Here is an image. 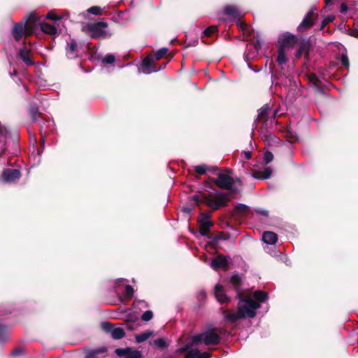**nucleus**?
I'll return each instance as SVG.
<instances>
[{
	"label": "nucleus",
	"instance_id": "18",
	"mask_svg": "<svg viewBox=\"0 0 358 358\" xmlns=\"http://www.w3.org/2000/svg\"><path fill=\"white\" fill-rule=\"evenodd\" d=\"M228 264V260L224 255H218L211 261V267L214 269L226 267Z\"/></svg>",
	"mask_w": 358,
	"mask_h": 358
},
{
	"label": "nucleus",
	"instance_id": "44",
	"mask_svg": "<svg viewBox=\"0 0 358 358\" xmlns=\"http://www.w3.org/2000/svg\"><path fill=\"white\" fill-rule=\"evenodd\" d=\"M334 16H328L327 17H326V18L323 20V22H322V27L325 26V24H326L327 23H329V22H330L333 21V20H334Z\"/></svg>",
	"mask_w": 358,
	"mask_h": 358
},
{
	"label": "nucleus",
	"instance_id": "50",
	"mask_svg": "<svg viewBox=\"0 0 358 358\" xmlns=\"http://www.w3.org/2000/svg\"><path fill=\"white\" fill-rule=\"evenodd\" d=\"M350 35L358 38V30H352Z\"/></svg>",
	"mask_w": 358,
	"mask_h": 358
},
{
	"label": "nucleus",
	"instance_id": "6",
	"mask_svg": "<svg viewBox=\"0 0 358 358\" xmlns=\"http://www.w3.org/2000/svg\"><path fill=\"white\" fill-rule=\"evenodd\" d=\"M101 328L102 329L107 332L110 333L111 334V336L114 339H120L123 338L125 335L124 331L123 329L120 327L114 328L112 327L110 323L108 322H103L101 323Z\"/></svg>",
	"mask_w": 358,
	"mask_h": 358
},
{
	"label": "nucleus",
	"instance_id": "19",
	"mask_svg": "<svg viewBox=\"0 0 358 358\" xmlns=\"http://www.w3.org/2000/svg\"><path fill=\"white\" fill-rule=\"evenodd\" d=\"M77 43L75 40L71 39L67 42L66 54L67 57L73 59L77 56Z\"/></svg>",
	"mask_w": 358,
	"mask_h": 358
},
{
	"label": "nucleus",
	"instance_id": "43",
	"mask_svg": "<svg viewBox=\"0 0 358 358\" xmlns=\"http://www.w3.org/2000/svg\"><path fill=\"white\" fill-rule=\"evenodd\" d=\"M47 17L48 19L52 20H57L60 19V17L59 16H57L55 13H54L52 12L49 13L47 15Z\"/></svg>",
	"mask_w": 358,
	"mask_h": 358
},
{
	"label": "nucleus",
	"instance_id": "52",
	"mask_svg": "<svg viewBox=\"0 0 358 358\" xmlns=\"http://www.w3.org/2000/svg\"><path fill=\"white\" fill-rule=\"evenodd\" d=\"M166 64H167L166 62L162 64L159 69H157L158 71L164 69L166 67Z\"/></svg>",
	"mask_w": 358,
	"mask_h": 358
},
{
	"label": "nucleus",
	"instance_id": "17",
	"mask_svg": "<svg viewBox=\"0 0 358 358\" xmlns=\"http://www.w3.org/2000/svg\"><path fill=\"white\" fill-rule=\"evenodd\" d=\"M19 57L24 62L27 66L34 64V62L31 59V54L29 49L24 47L19 51Z\"/></svg>",
	"mask_w": 358,
	"mask_h": 358
},
{
	"label": "nucleus",
	"instance_id": "3",
	"mask_svg": "<svg viewBox=\"0 0 358 358\" xmlns=\"http://www.w3.org/2000/svg\"><path fill=\"white\" fill-rule=\"evenodd\" d=\"M220 338L214 331H206L200 334L196 335L192 338V344H199L203 342L206 345L217 344Z\"/></svg>",
	"mask_w": 358,
	"mask_h": 358
},
{
	"label": "nucleus",
	"instance_id": "28",
	"mask_svg": "<svg viewBox=\"0 0 358 358\" xmlns=\"http://www.w3.org/2000/svg\"><path fill=\"white\" fill-rule=\"evenodd\" d=\"M168 52V49L166 48H162L158 50L155 53V55H153L155 59L159 60L161 58H162L164 56L166 55V54Z\"/></svg>",
	"mask_w": 358,
	"mask_h": 358
},
{
	"label": "nucleus",
	"instance_id": "32",
	"mask_svg": "<svg viewBox=\"0 0 358 358\" xmlns=\"http://www.w3.org/2000/svg\"><path fill=\"white\" fill-rule=\"evenodd\" d=\"M217 31L216 26H210L203 31V35L206 36H210Z\"/></svg>",
	"mask_w": 358,
	"mask_h": 358
},
{
	"label": "nucleus",
	"instance_id": "20",
	"mask_svg": "<svg viewBox=\"0 0 358 358\" xmlns=\"http://www.w3.org/2000/svg\"><path fill=\"white\" fill-rule=\"evenodd\" d=\"M224 13L231 18L236 19L241 16L238 8L234 6H227L224 8Z\"/></svg>",
	"mask_w": 358,
	"mask_h": 358
},
{
	"label": "nucleus",
	"instance_id": "7",
	"mask_svg": "<svg viewBox=\"0 0 358 358\" xmlns=\"http://www.w3.org/2000/svg\"><path fill=\"white\" fill-rule=\"evenodd\" d=\"M215 184L223 189H231L234 184V180L226 174L221 173L215 180Z\"/></svg>",
	"mask_w": 358,
	"mask_h": 358
},
{
	"label": "nucleus",
	"instance_id": "36",
	"mask_svg": "<svg viewBox=\"0 0 358 358\" xmlns=\"http://www.w3.org/2000/svg\"><path fill=\"white\" fill-rule=\"evenodd\" d=\"M101 11H102L101 8L99 6H92L87 10V12L89 13L93 14V15H101Z\"/></svg>",
	"mask_w": 358,
	"mask_h": 358
},
{
	"label": "nucleus",
	"instance_id": "21",
	"mask_svg": "<svg viewBox=\"0 0 358 358\" xmlns=\"http://www.w3.org/2000/svg\"><path fill=\"white\" fill-rule=\"evenodd\" d=\"M272 173V170L270 167H264L255 171L253 173V177L257 179H266L270 177Z\"/></svg>",
	"mask_w": 358,
	"mask_h": 358
},
{
	"label": "nucleus",
	"instance_id": "15",
	"mask_svg": "<svg viewBox=\"0 0 358 358\" xmlns=\"http://www.w3.org/2000/svg\"><path fill=\"white\" fill-rule=\"evenodd\" d=\"M315 8H312L306 15L301 23L298 26L299 31H303L313 24V12Z\"/></svg>",
	"mask_w": 358,
	"mask_h": 358
},
{
	"label": "nucleus",
	"instance_id": "5",
	"mask_svg": "<svg viewBox=\"0 0 358 358\" xmlns=\"http://www.w3.org/2000/svg\"><path fill=\"white\" fill-rule=\"evenodd\" d=\"M193 344H188L185 347L180 348L178 350L179 352H183L188 351L185 355V358H210V354L209 352H201L199 350L191 349L189 350L191 345Z\"/></svg>",
	"mask_w": 358,
	"mask_h": 358
},
{
	"label": "nucleus",
	"instance_id": "48",
	"mask_svg": "<svg viewBox=\"0 0 358 358\" xmlns=\"http://www.w3.org/2000/svg\"><path fill=\"white\" fill-rule=\"evenodd\" d=\"M252 154L250 151L244 152V157L246 159H250L251 158Z\"/></svg>",
	"mask_w": 358,
	"mask_h": 358
},
{
	"label": "nucleus",
	"instance_id": "41",
	"mask_svg": "<svg viewBox=\"0 0 358 358\" xmlns=\"http://www.w3.org/2000/svg\"><path fill=\"white\" fill-rule=\"evenodd\" d=\"M154 344L159 348H165L166 346V342L162 338H158L154 341Z\"/></svg>",
	"mask_w": 358,
	"mask_h": 358
},
{
	"label": "nucleus",
	"instance_id": "4",
	"mask_svg": "<svg viewBox=\"0 0 358 358\" xmlns=\"http://www.w3.org/2000/svg\"><path fill=\"white\" fill-rule=\"evenodd\" d=\"M31 23L28 22L26 24L19 23L14 26L13 29V34L16 41H20L22 36L25 35L31 34L30 31Z\"/></svg>",
	"mask_w": 358,
	"mask_h": 358
},
{
	"label": "nucleus",
	"instance_id": "16",
	"mask_svg": "<svg viewBox=\"0 0 358 358\" xmlns=\"http://www.w3.org/2000/svg\"><path fill=\"white\" fill-rule=\"evenodd\" d=\"M215 296L221 304L226 303L229 301V297L225 294L223 287L220 285H217L215 287Z\"/></svg>",
	"mask_w": 358,
	"mask_h": 358
},
{
	"label": "nucleus",
	"instance_id": "56",
	"mask_svg": "<svg viewBox=\"0 0 358 358\" xmlns=\"http://www.w3.org/2000/svg\"><path fill=\"white\" fill-rule=\"evenodd\" d=\"M345 9H346V7L343 5L342 7H341V10L344 11V10H345Z\"/></svg>",
	"mask_w": 358,
	"mask_h": 358
},
{
	"label": "nucleus",
	"instance_id": "29",
	"mask_svg": "<svg viewBox=\"0 0 358 358\" xmlns=\"http://www.w3.org/2000/svg\"><path fill=\"white\" fill-rule=\"evenodd\" d=\"M268 108L267 106L262 107L259 110L257 116L258 120H263L268 115Z\"/></svg>",
	"mask_w": 358,
	"mask_h": 358
},
{
	"label": "nucleus",
	"instance_id": "8",
	"mask_svg": "<svg viewBox=\"0 0 358 358\" xmlns=\"http://www.w3.org/2000/svg\"><path fill=\"white\" fill-rule=\"evenodd\" d=\"M115 354L123 358H142V354L140 351L131 348H117Z\"/></svg>",
	"mask_w": 358,
	"mask_h": 358
},
{
	"label": "nucleus",
	"instance_id": "9",
	"mask_svg": "<svg viewBox=\"0 0 358 358\" xmlns=\"http://www.w3.org/2000/svg\"><path fill=\"white\" fill-rule=\"evenodd\" d=\"M199 224L200 234L203 236H208L209 230L213 226V222L210 220L208 215H201L199 217Z\"/></svg>",
	"mask_w": 358,
	"mask_h": 358
},
{
	"label": "nucleus",
	"instance_id": "30",
	"mask_svg": "<svg viewBox=\"0 0 358 358\" xmlns=\"http://www.w3.org/2000/svg\"><path fill=\"white\" fill-rule=\"evenodd\" d=\"M8 338V334L6 329L0 324V342L6 341Z\"/></svg>",
	"mask_w": 358,
	"mask_h": 358
},
{
	"label": "nucleus",
	"instance_id": "22",
	"mask_svg": "<svg viewBox=\"0 0 358 358\" xmlns=\"http://www.w3.org/2000/svg\"><path fill=\"white\" fill-rule=\"evenodd\" d=\"M262 240L266 244L273 245L278 240V236L272 231H265L262 234Z\"/></svg>",
	"mask_w": 358,
	"mask_h": 358
},
{
	"label": "nucleus",
	"instance_id": "31",
	"mask_svg": "<svg viewBox=\"0 0 358 358\" xmlns=\"http://www.w3.org/2000/svg\"><path fill=\"white\" fill-rule=\"evenodd\" d=\"M237 24L239 29L243 31V35H245L246 38L248 37L249 28L247 27V25L241 21H238Z\"/></svg>",
	"mask_w": 358,
	"mask_h": 358
},
{
	"label": "nucleus",
	"instance_id": "57",
	"mask_svg": "<svg viewBox=\"0 0 358 358\" xmlns=\"http://www.w3.org/2000/svg\"><path fill=\"white\" fill-rule=\"evenodd\" d=\"M41 139H42V143L43 144L44 143V136L42 133H41Z\"/></svg>",
	"mask_w": 358,
	"mask_h": 358
},
{
	"label": "nucleus",
	"instance_id": "13",
	"mask_svg": "<svg viewBox=\"0 0 358 358\" xmlns=\"http://www.w3.org/2000/svg\"><path fill=\"white\" fill-rule=\"evenodd\" d=\"M207 202L209 206L215 210L222 206H225L227 203L226 198L222 194H217L215 196L209 197Z\"/></svg>",
	"mask_w": 358,
	"mask_h": 358
},
{
	"label": "nucleus",
	"instance_id": "10",
	"mask_svg": "<svg viewBox=\"0 0 358 358\" xmlns=\"http://www.w3.org/2000/svg\"><path fill=\"white\" fill-rule=\"evenodd\" d=\"M21 173L18 169H6L2 172V179L5 182H13L18 180Z\"/></svg>",
	"mask_w": 358,
	"mask_h": 358
},
{
	"label": "nucleus",
	"instance_id": "47",
	"mask_svg": "<svg viewBox=\"0 0 358 358\" xmlns=\"http://www.w3.org/2000/svg\"><path fill=\"white\" fill-rule=\"evenodd\" d=\"M22 352H23L22 349H16V350H13V352H12V355L13 356L19 355L22 354Z\"/></svg>",
	"mask_w": 358,
	"mask_h": 358
},
{
	"label": "nucleus",
	"instance_id": "45",
	"mask_svg": "<svg viewBox=\"0 0 358 358\" xmlns=\"http://www.w3.org/2000/svg\"><path fill=\"white\" fill-rule=\"evenodd\" d=\"M106 351V348L105 347H102V348H99L97 349H96L95 350H94V352L97 355V354H99V353H103Z\"/></svg>",
	"mask_w": 358,
	"mask_h": 358
},
{
	"label": "nucleus",
	"instance_id": "34",
	"mask_svg": "<svg viewBox=\"0 0 358 358\" xmlns=\"http://www.w3.org/2000/svg\"><path fill=\"white\" fill-rule=\"evenodd\" d=\"M241 281V278L238 275H234L231 276V278L230 279L231 283L234 286V287L236 289L239 285Z\"/></svg>",
	"mask_w": 358,
	"mask_h": 358
},
{
	"label": "nucleus",
	"instance_id": "53",
	"mask_svg": "<svg viewBox=\"0 0 358 358\" xmlns=\"http://www.w3.org/2000/svg\"><path fill=\"white\" fill-rule=\"evenodd\" d=\"M258 213L264 215H268V211L267 210H257Z\"/></svg>",
	"mask_w": 358,
	"mask_h": 358
},
{
	"label": "nucleus",
	"instance_id": "26",
	"mask_svg": "<svg viewBox=\"0 0 358 358\" xmlns=\"http://www.w3.org/2000/svg\"><path fill=\"white\" fill-rule=\"evenodd\" d=\"M248 210V206L243 204V203H238L235 206L234 213L235 214L242 216Z\"/></svg>",
	"mask_w": 358,
	"mask_h": 358
},
{
	"label": "nucleus",
	"instance_id": "39",
	"mask_svg": "<svg viewBox=\"0 0 358 358\" xmlns=\"http://www.w3.org/2000/svg\"><path fill=\"white\" fill-rule=\"evenodd\" d=\"M194 170L197 173L203 175L206 172V167L204 165L196 166Z\"/></svg>",
	"mask_w": 358,
	"mask_h": 358
},
{
	"label": "nucleus",
	"instance_id": "25",
	"mask_svg": "<svg viewBox=\"0 0 358 358\" xmlns=\"http://www.w3.org/2000/svg\"><path fill=\"white\" fill-rule=\"evenodd\" d=\"M153 332L152 331H146L136 336V341L138 343H143L145 341L148 340L150 336H152Z\"/></svg>",
	"mask_w": 358,
	"mask_h": 358
},
{
	"label": "nucleus",
	"instance_id": "35",
	"mask_svg": "<svg viewBox=\"0 0 358 358\" xmlns=\"http://www.w3.org/2000/svg\"><path fill=\"white\" fill-rule=\"evenodd\" d=\"M153 317V313L151 310L145 311L141 316V319L143 321L148 322L150 321Z\"/></svg>",
	"mask_w": 358,
	"mask_h": 358
},
{
	"label": "nucleus",
	"instance_id": "37",
	"mask_svg": "<svg viewBox=\"0 0 358 358\" xmlns=\"http://www.w3.org/2000/svg\"><path fill=\"white\" fill-rule=\"evenodd\" d=\"M341 63L347 69L349 68V66H350V63H349V60H348V57L345 54H342L341 56Z\"/></svg>",
	"mask_w": 358,
	"mask_h": 358
},
{
	"label": "nucleus",
	"instance_id": "49",
	"mask_svg": "<svg viewBox=\"0 0 358 358\" xmlns=\"http://www.w3.org/2000/svg\"><path fill=\"white\" fill-rule=\"evenodd\" d=\"M126 281H127V280H126V279H124V278H120V279H117V280H116L115 284H116V285L119 286V285H120V284H121L122 282H126Z\"/></svg>",
	"mask_w": 358,
	"mask_h": 358
},
{
	"label": "nucleus",
	"instance_id": "42",
	"mask_svg": "<svg viewBox=\"0 0 358 358\" xmlns=\"http://www.w3.org/2000/svg\"><path fill=\"white\" fill-rule=\"evenodd\" d=\"M30 113L34 120L36 119L37 115H38V110L36 107H32L30 109Z\"/></svg>",
	"mask_w": 358,
	"mask_h": 358
},
{
	"label": "nucleus",
	"instance_id": "23",
	"mask_svg": "<svg viewBox=\"0 0 358 358\" xmlns=\"http://www.w3.org/2000/svg\"><path fill=\"white\" fill-rule=\"evenodd\" d=\"M288 50L284 49L283 47H278L276 62L279 65H282L287 62V52Z\"/></svg>",
	"mask_w": 358,
	"mask_h": 358
},
{
	"label": "nucleus",
	"instance_id": "27",
	"mask_svg": "<svg viewBox=\"0 0 358 358\" xmlns=\"http://www.w3.org/2000/svg\"><path fill=\"white\" fill-rule=\"evenodd\" d=\"M134 293V289L131 285H126L124 289V297L125 299H130Z\"/></svg>",
	"mask_w": 358,
	"mask_h": 358
},
{
	"label": "nucleus",
	"instance_id": "40",
	"mask_svg": "<svg viewBox=\"0 0 358 358\" xmlns=\"http://www.w3.org/2000/svg\"><path fill=\"white\" fill-rule=\"evenodd\" d=\"M273 159V155L271 152H266L264 154V159L266 164L270 163Z\"/></svg>",
	"mask_w": 358,
	"mask_h": 358
},
{
	"label": "nucleus",
	"instance_id": "54",
	"mask_svg": "<svg viewBox=\"0 0 358 358\" xmlns=\"http://www.w3.org/2000/svg\"><path fill=\"white\" fill-rule=\"evenodd\" d=\"M325 2H326V4L329 5V4H331L332 3V0H324Z\"/></svg>",
	"mask_w": 358,
	"mask_h": 358
},
{
	"label": "nucleus",
	"instance_id": "2",
	"mask_svg": "<svg viewBox=\"0 0 358 358\" xmlns=\"http://www.w3.org/2000/svg\"><path fill=\"white\" fill-rule=\"evenodd\" d=\"M107 23L105 22H99L96 23H89L83 27V30L88 32L93 38H109L111 33L106 30Z\"/></svg>",
	"mask_w": 358,
	"mask_h": 358
},
{
	"label": "nucleus",
	"instance_id": "14",
	"mask_svg": "<svg viewBox=\"0 0 358 358\" xmlns=\"http://www.w3.org/2000/svg\"><path fill=\"white\" fill-rule=\"evenodd\" d=\"M259 132L262 141L267 143L268 145H275L280 142V139L272 132H270L264 129H261Z\"/></svg>",
	"mask_w": 358,
	"mask_h": 358
},
{
	"label": "nucleus",
	"instance_id": "11",
	"mask_svg": "<svg viewBox=\"0 0 358 358\" xmlns=\"http://www.w3.org/2000/svg\"><path fill=\"white\" fill-rule=\"evenodd\" d=\"M296 42V38L294 35L286 33L280 36L278 39V47H283L284 49L289 50Z\"/></svg>",
	"mask_w": 358,
	"mask_h": 358
},
{
	"label": "nucleus",
	"instance_id": "33",
	"mask_svg": "<svg viewBox=\"0 0 358 358\" xmlns=\"http://www.w3.org/2000/svg\"><path fill=\"white\" fill-rule=\"evenodd\" d=\"M133 306H134V308L141 309L143 308H147L148 307V303L145 301H144L135 300L134 303H133Z\"/></svg>",
	"mask_w": 358,
	"mask_h": 358
},
{
	"label": "nucleus",
	"instance_id": "12",
	"mask_svg": "<svg viewBox=\"0 0 358 358\" xmlns=\"http://www.w3.org/2000/svg\"><path fill=\"white\" fill-rule=\"evenodd\" d=\"M155 59L153 57V55H149L146 57L143 61H142V68L143 71L142 72L145 74H149L152 72H157L158 70L155 67L154 64L155 62Z\"/></svg>",
	"mask_w": 358,
	"mask_h": 358
},
{
	"label": "nucleus",
	"instance_id": "51",
	"mask_svg": "<svg viewBox=\"0 0 358 358\" xmlns=\"http://www.w3.org/2000/svg\"><path fill=\"white\" fill-rule=\"evenodd\" d=\"M193 199L197 203L199 202V197L198 195L196 194L193 196Z\"/></svg>",
	"mask_w": 358,
	"mask_h": 358
},
{
	"label": "nucleus",
	"instance_id": "46",
	"mask_svg": "<svg viewBox=\"0 0 358 358\" xmlns=\"http://www.w3.org/2000/svg\"><path fill=\"white\" fill-rule=\"evenodd\" d=\"M85 358H98V357L96 356V354L94 351H92L87 354Z\"/></svg>",
	"mask_w": 358,
	"mask_h": 358
},
{
	"label": "nucleus",
	"instance_id": "55",
	"mask_svg": "<svg viewBox=\"0 0 358 358\" xmlns=\"http://www.w3.org/2000/svg\"><path fill=\"white\" fill-rule=\"evenodd\" d=\"M301 53H302V49L301 48V49L299 50V52H298V54H297L296 57H299V56L301 55Z\"/></svg>",
	"mask_w": 358,
	"mask_h": 358
},
{
	"label": "nucleus",
	"instance_id": "1",
	"mask_svg": "<svg viewBox=\"0 0 358 358\" xmlns=\"http://www.w3.org/2000/svg\"><path fill=\"white\" fill-rule=\"evenodd\" d=\"M266 299V292L260 290L255 291L252 295L239 300L236 312L229 310H224V317L225 320L230 322H236L246 317L253 318L256 315L257 309L260 308L257 301L264 302Z\"/></svg>",
	"mask_w": 358,
	"mask_h": 358
},
{
	"label": "nucleus",
	"instance_id": "38",
	"mask_svg": "<svg viewBox=\"0 0 358 358\" xmlns=\"http://www.w3.org/2000/svg\"><path fill=\"white\" fill-rule=\"evenodd\" d=\"M103 62L108 64H113L115 62V57L113 55H108L103 58Z\"/></svg>",
	"mask_w": 358,
	"mask_h": 358
},
{
	"label": "nucleus",
	"instance_id": "24",
	"mask_svg": "<svg viewBox=\"0 0 358 358\" xmlns=\"http://www.w3.org/2000/svg\"><path fill=\"white\" fill-rule=\"evenodd\" d=\"M41 29L43 32L50 35H55L57 32L55 27L48 23H42L41 24Z\"/></svg>",
	"mask_w": 358,
	"mask_h": 358
}]
</instances>
